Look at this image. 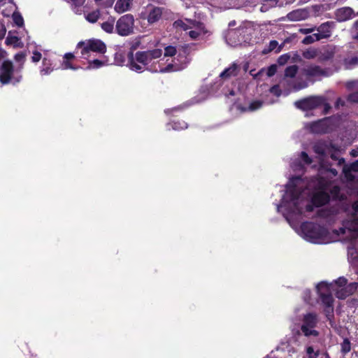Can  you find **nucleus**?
<instances>
[{
    "label": "nucleus",
    "instance_id": "a19ab883",
    "mask_svg": "<svg viewBox=\"0 0 358 358\" xmlns=\"http://www.w3.org/2000/svg\"><path fill=\"white\" fill-rule=\"evenodd\" d=\"M307 87H308V83L305 81L295 83L293 85V88L295 91H299V90L304 89Z\"/></svg>",
    "mask_w": 358,
    "mask_h": 358
},
{
    "label": "nucleus",
    "instance_id": "20e7f679",
    "mask_svg": "<svg viewBox=\"0 0 358 358\" xmlns=\"http://www.w3.org/2000/svg\"><path fill=\"white\" fill-rule=\"evenodd\" d=\"M352 214L339 229L338 234H345V238L354 239L358 236V201L352 206Z\"/></svg>",
    "mask_w": 358,
    "mask_h": 358
},
{
    "label": "nucleus",
    "instance_id": "c9c22d12",
    "mask_svg": "<svg viewBox=\"0 0 358 358\" xmlns=\"http://www.w3.org/2000/svg\"><path fill=\"white\" fill-rule=\"evenodd\" d=\"M177 52L176 48L174 46H167L164 48V57H173Z\"/></svg>",
    "mask_w": 358,
    "mask_h": 358
},
{
    "label": "nucleus",
    "instance_id": "9b49d317",
    "mask_svg": "<svg viewBox=\"0 0 358 358\" xmlns=\"http://www.w3.org/2000/svg\"><path fill=\"white\" fill-rule=\"evenodd\" d=\"M303 75L308 78L327 77L328 71L326 69L315 64H310L302 69Z\"/></svg>",
    "mask_w": 358,
    "mask_h": 358
},
{
    "label": "nucleus",
    "instance_id": "bb28decb",
    "mask_svg": "<svg viewBox=\"0 0 358 358\" xmlns=\"http://www.w3.org/2000/svg\"><path fill=\"white\" fill-rule=\"evenodd\" d=\"M101 16L99 10H94L85 15V19L90 23H95Z\"/></svg>",
    "mask_w": 358,
    "mask_h": 358
},
{
    "label": "nucleus",
    "instance_id": "79ce46f5",
    "mask_svg": "<svg viewBox=\"0 0 358 358\" xmlns=\"http://www.w3.org/2000/svg\"><path fill=\"white\" fill-rule=\"evenodd\" d=\"M278 46V43L276 41H271L267 50H264V53L274 50Z\"/></svg>",
    "mask_w": 358,
    "mask_h": 358
},
{
    "label": "nucleus",
    "instance_id": "603ef678",
    "mask_svg": "<svg viewBox=\"0 0 358 358\" xmlns=\"http://www.w3.org/2000/svg\"><path fill=\"white\" fill-rule=\"evenodd\" d=\"M62 66H63L64 69H73V70L77 69V68L73 67L71 65V64L69 61H66V60L64 61Z\"/></svg>",
    "mask_w": 358,
    "mask_h": 358
},
{
    "label": "nucleus",
    "instance_id": "72a5a7b5",
    "mask_svg": "<svg viewBox=\"0 0 358 358\" xmlns=\"http://www.w3.org/2000/svg\"><path fill=\"white\" fill-rule=\"evenodd\" d=\"M13 22L17 27H22L24 24V20L22 15L19 12H14L12 15Z\"/></svg>",
    "mask_w": 358,
    "mask_h": 358
},
{
    "label": "nucleus",
    "instance_id": "680f3d73",
    "mask_svg": "<svg viewBox=\"0 0 358 358\" xmlns=\"http://www.w3.org/2000/svg\"><path fill=\"white\" fill-rule=\"evenodd\" d=\"M73 58H74V55H73V54L70 53V52H69V53H66V54H65V55H64V59H66V61H68V60H69V59H73Z\"/></svg>",
    "mask_w": 358,
    "mask_h": 358
},
{
    "label": "nucleus",
    "instance_id": "6ab92c4d",
    "mask_svg": "<svg viewBox=\"0 0 358 358\" xmlns=\"http://www.w3.org/2000/svg\"><path fill=\"white\" fill-rule=\"evenodd\" d=\"M240 71V67L236 63H233L229 68L223 71L220 77L222 79H229L231 77L236 76Z\"/></svg>",
    "mask_w": 358,
    "mask_h": 358
},
{
    "label": "nucleus",
    "instance_id": "423d86ee",
    "mask_svg": "<svg viewBox=\"0 0 358 358\" xmlns=\"http://www.w3.org/2000/svg\"><path fill=\"white\" fill-rule=\"evenodd\" d=\"M134 18L131 14L122 15L116 22L117 33L122 36H127L134 33Z\"/></svg>",
    "mask_w": 358,
    "mask_h": 358
},
{
    "label": "nucleus",
    "instance_id": "c756f323",
    "mask_svg": "<svg viewBox=\"0 0 358 358\" xmlns=\"http://www.w3.org/2000/svg\"><path fill=\"white\" fill-rule=\"evenodd\" d=\"M298 66L296 65H292L287 67L285 71V76L286 77L294 78L298 71Z\"/></svg>",
    "mask_w": 358,
    "mask_h": 358
},
{
    "label": "nucleus",
    "instance_id": "5fc2aeb1",
    "mask_svg": "<svg viewBox=\"0 0 358 358\" xmlns=\"http://www.w3.org/2000/svg\"><path fill=\"white\" fill-rule=\"evenodd\" d=\"M17 41H18V38L17 36H13V37H8L6 38V42L7 44H11V43H16Z\"/></svg>",
    "mask_w": 358,
    "mask_h": 358
},
{
    "label": "nucleus",
    "instance_id": "e433bc0d",
    "mask_svg": "<svg viewBox=\"0 0 358 358\" xmlns=\"http://www.w3.org/2000/svg\"><path fill=\"white\" fill-rule=\"evenodd\" d=\"M263 105V102L259 100L254 101L249 105L248 109L250 111L256 110L260 108Z\"/></svg>",
    "mask_w": 358,
    "mask_h": 358
},
{
    "label": "nucleus",
    "instance_id": "c85d7f7f",
    "mask_svg": "<svg viewBox=\"0 0 358 358\" xmlns=\"http://www.w3.org/2000/svg\"><path fill=\"white\" fill-rule=\"evenodd\" d=\"M310 130L314 133H323L324 132V128L323 127V122L318 121L313 122L310 126Z\"/></svg>",
    "mask_w": 358,
    "mask_h": 358
},
{
    "label": "nucleus",
    "instance_id": "dca6fc26",
    "mask_svg": "<svg viewBox=\"0 0 358 358\" xmlns=\"http://www.w3.org/2000/svg\"><path fill=\"white\" fill-rule=\"evenodd\" d=\"M354 15L353 10L350 7H343L339 8L336 12V20L339 22H344L352 18Z\"/></svg>",
    "mask_w": 358,
    "mask_h": 358
},
{
    "label": "nucleus",
    "instance_id": "4d7b16f0",
    "mask_svg": "<svg viewBox=\"0 0 358 358\" xmlns=\"http://www.w3.org/2000/svg\"><path fill=\"white\" fill-rule=\"evenodd\" d=\"M324 105V113L327 114L329 113L330 108H331V106L326 103V99L324 98V103L322 104Z\"/></svg>",
    "mask_w": 358,
    "mask_h": 358
},
{
    "label": "nucleus",
    "instance_id": "4be33fe9",
    "mask_svg": "<svg viewBox=\"0 0 358 358\" xmlns=\"http://www.w3.org/2000/svg\"><path fill=\"white\" fill-rule=\"evenodd\" d=\"M187 20V22H184L182 20H178L173 22V27L176 29H181L185 31L188 29H192L194 27V24H196V21L193 20Z\"/></svg>",
    "mask_w": 358,
    "mask_h": 358
},
{
    "label": "nucleus",
    "instance_id": "864d4df0",
    "mask_svg": "<svg viewBox=\"0 0 358 358\" xmlns=\"http://www.w3.org/2000/svg\"><path fill=\"white\" fill-rule=\"evenodd\" d=\"M336 282L339 287H343L347 284V280L343 277H341L336 281Z\"/></svg>",
    "mask_w": 358,
    "mask_h": 358
},
{
    "label": "nucleus",
    "instance_id": "393cba45",
    "mask_svg": "<svg viewBox=\"0 0 358 358\" xmlns=\"http://www.w3.org/2000/svg\"><path fill=\"white\" fill-rule=\"evenodd\" d=\"M320 166L322 169L327 173H331L333 176H336L338 174L336 169L331 167V164L329 162L328 159H321Z\"/></svg>",
    "mask_w": 358,
    "mask_h": 358
},
{
    "label": "nucleus",
    "instance_id": "58836bf2",
    "mask_svg": "<svg viewBox=\"0 0 358 358\" xmlns=\"http://www.w3.org/2000/svg\"><path fill=\"white\" fill-rule=\"evenodd\" d=\"M173 67L174 66H173V65L172 64H169L166 67L161 68L160 69H158L157 72H159V73H164L171 72V71H173L178 70V69H174Z\"/></svg>",
    "mask_w": 358,
    "mask_h": 358
},
{
    "label": "nucleus",
    "instance_id": "6e6d98bb",
    "mask_svg": "<svg viewBox=\"0 0 358 358\" xmlns=\"http://www.w3.org/2000/svg\"><path fill=\"white\" fill-rule=\"evenodd\" d=\"M52 70L50 67L43 68L41 70V73L42 75H48L49 74Z\"/></svg>",
    "mask_w": 358,
    "mask_h": 358
},
{
    "label": "nucleus",
    "instance_id": "a878e982",
    "mask_svg": "<svg viewBox=\"0 0 358 358\" xmlns=\"http://www.w3.org/2000/svg\"><path fill=\"white\" fill-rule=\"evenodd\" d=\"M115 18L113 17H108V20L101 23V27L103 31L107 33L111 34L114 30Z\"/></svg>",
    "mask_w": 358,
    "mask_h": 358
},
{
    "label": "nucleus",
    "instance_id": "ddd939ff",
    "mask_svg": "<svg viewBox=\"0 0 358 358\" xmlns=\"http://www.w3.org/2000/svg\"><path fill=\"white\" fill-rule=\"evenodd\" d=\"M13 73V63L9 60L4 61L1 67L0 82L3 85L8 84L11 80Z\"/></svg>",
    "mask_w": 358,
    "mask_h": 358
},
{
    "label": "nucleus",
    "instance_id": "ea45409f",
    "mask_svg": "<svg viewBox=\"0 0 358 358\" xmlns=\"http://www.w3.org/2000/svg\"><path fill=\"white\" fill-rule=\"evenodd\" d=\"M290 58V56L288 54H285L279 57L278 59V63L280 65H284L285 64L289 59Z\"/></svg>",
    "mask_w": 358,
    "mask_h": 358
},
{
    "label": "nucleus",
    "instance_id": "8fccbe9b",
    "mask_svg": "<svg viewBox=\"0 0 358 358\" xmlns=\"http://www.w3.org/2000/svg\"><path fill=\"white\" fill-rule=\"evenodd\" d=\"M276 66L275 65H271L267 71V76L269 77L273 76L276 73Z\"/></svg>",
    "mask_w": 358,
    "mask_h": 358
},
{
    "label": "nucleus",
    "instance_id": "de8ad7c7",
    "mask_svg": "<svg viewBox=\"0 0 358 358\" xmlns=\"http://www.w3.org/2000/svg\"><path fill=\"white\" fill-rule=\"evenodd\" d=\"M316 29V27H313L311 28H301L299 31L303 34H308L313 32Z\"/></svg>",
    "mask_w": 358,
    "mask_h": 358
},
{
    "label": "nucleus",
    "instance_id": "412c9836",
    "mask_svg": "<svg viewBox=\"0 0 358 358\" xmlns=\"http://www.w3.org/2000/svg\"><path fill=\"white\" fill-rule=\"evenodd\" d=\"M193 30H190L187 34L193 39H197L199 36L205 34L204 27L202 23L196 22V24H194Z\"/></svg>",
    "mask_w": 358,
    "mask_h": 358
},
{
    "label": "nucleus",
    "instance_id": "f257e3e1",
    "mask_svg": "<svg viewBox=\"0 0 358 358\" xmlns=\"http://www.w3.org/2000/svg\"><path fill=\"white\" fill-rule=\"evenodd\" d=\"M162 50L156 48L144 51H138L134 55L132 52L129 53L127 66L134 71L142 73L148 71L157 73L158 69L155 62V59L162 55Z\"/></svg>",
    "mask_w": 358,
    "mask_h": 358
},
{
    "label": "nucleus",
    "instance_id": "774afa93",
    "mask_svg": "<svg viewBox=\"0 0 358 358\" xmlns=\"http://www.w3.org/2000/svg\"><path fill=\"white\" fill-rule=\"evenodd\" d=\"M306 210L307 211L310 212V211L313 210V206L311 205H310V204L306 205Z\"/></svg>",
    "mask_w": 358,
    "mask_h": 358
},
{
    "label": "nucleus",
    "instance_id": "69168bd1",
    "mask_svg": "<svg viewBox=\"0 0 358 358\" xmlns=\"http://www.w3.org/2000/svg\"><path fill=\"white\" fill-rule=\"evenodd\" d=\"M6 55V52L3 50L2 49H0V60L5 57Z\"/></svg>",
    "mask_w": 358,
    "mask_h": 358
},
{
    "label": "nucleus",
    "instance_id": "0eeeda50",
    "mask_svg": "<svg viewBox=\"0 0 358 358\" xmlns=\"http://www.w3.org/2000/svg\"><path fill=\"white\" fill-rule=\"evenodd\" d=\"M324 103V97L322 96H310L308 97L296 101L294 106L301 110H310L315 109Z\"/></svg>",
    "mask_w": 358,
    "mask_h": 358
},
{
    "label": "nucleus",
    "instance_id": "6e6552de",
    "mask_svg": "<svg viewBox=\"0 0 358 358\" xmlns=\"http://www.w3.org/2000/svg\"><path fill=\"white\" fill-rule=\"evenodd\" d=\"M78 48H83L81 54L85 55L90 51L96 52L99 53H105L106 51V46L101 41L98 39H92L88 41L87 43L79 42Z\"/></svg>",
    "mask_w": 358,
    "mask_h": 358
},
{
    "label": "nucleus",
    "instance_id": "f3484780",
    "mask_svg": "<svg viewBox=\"0 0 358 358\" xmlns=\"http://www.w3.org/2000/svg\"><path fill=\"white\" fill-rule=\"evenodd\" d=\"M358 283L352 282L349 284L344 288H341V289L336 292V296L338 299H345L347 296L352 294L357 289Z\"/></svg>",
    "mask_w": 358,
    "mask_h": 358
},
{
    "label": "nucleus",
    "instance_id": "39448f33",
    "mask_svg": "<svg viewBox=\"0 0 358 358\" xmlns=\"http://www.w3.org/2000/svg\"><path fill=\"white\" fill-rule=\"evenodd\" d=\"M318 322L317 315L315 313H307L303 316L301 330L306 336L316 337L319 332L315 329Z\"/></svg>",
    "mask_w": 358,
    "mask_h": 358
},
{
    "label": "nucleus",
    "instance_id": "4c0bfd02",
    "mask_svg": "<svg viewBox=\"0 0 358 358\" xmlns=\"http://www.w3.org/2000/svg\"><path fill=\"white\" fill-rule=\"evenodd\" d=\"M330 158L333 160V161H335L337 162V164L340 166L344 165L345 164V159L343 158H339V157L338 156V153L337 152H334V153H331V155H330Z\"/></svg>",
    "mask_w": 358,
    "mask_h": 358
},
{
    "label": "nucleus",
    "instance_id": "0e129e2a",
    "mask_svg": "<svg viewBox=\"0 0 358 358\" xmlns=\"http://www.w3.org/2000/svg\"><path fill=\"white\" fill-rule=\"evenodd\" d=\"M288 41H289V40H288V39L285 40L284 43H283L282 45H280V46H278V49H277V50H276L275 52H280V50H282V48L283 45H284L285 43L288 42Z\"/></svg>",
    "mask_w": 358,
    "mask_h": 358
},
{
    "label": "nucleus",
    "instance_id": "37998d69",
    "mask_svg": "<svg viewBox=\"0 0 358 358\" xmlns=\"http://www.w3.org/2000/svg\"><path fill=\"white\" fill-rule=\"evenodd\" d=\"M352 30L354 32L352 38L358 41V20L354 22L352 26Z\"/></svg>",
    "mask_w": 358,
    "mask_h": 358
},
{
    "label": "nucleus",
    "instance_id": "9d476101",
    "mask_svg": "<svg viewBox=\"0 0 358 358\" xmlns=\"http://www.w3.org/2000/svg\"><path fill=\"white\" fill-rule=\"evenodd\" d=\"M301 229L306 237L311 241H315L316 239L320 238L325 233L324 228L313 222L303 223Z\"/></svg>",
    "mask_w": 358,
    "mask_h": 358
},
{
    "label": "nucleus",
    "instance_id": "c03bdc74",
    "mask_svg": "<svg viewBox=\"0 0 358 358\" xmlns=\"http://www.w3.org/2000/svg\"><path fill=\"white\" fill-rule=\"evenodd\" d=\"M270 92L276 96H279L281 94V90L280 89V87L276 85L271 87Z\"/></svg>",
    "mask_w": 358,
    "mask_h": 358
},
{
    "label": "nucleus",
    "instance_id": "f03ea898",
    "mask_svg": "<svg viewBox=\"0 0 358 358\" xmlns=\"http://www.w3.org/2000/svg\"><path fill=\"white\" fill-rule=\"evenodd\" d=\"M317 185L318 191L312 198V202L316 206L326 204L331 196L335 199H343V196L340 194L341 189L338 186H331L327 182H324L322 178L318 180Z\"/></svg>",
    "mask_w": 358,
    "mask_h": 358
},
{
    "label": "nucleus",
    "instance_id": "aec40b11",
    "mask_svg": "<svg viewBox=\"0 0 358 358\" xmlns=\"http://www.w3.org/2000/svg\"><path fill=\"white\" fill-rule=\"evenodd\" d=\"M352 171L358 172V159L350 164H344L343 166V172L345 174V178L350 180L354 179V176L351 173Z\"/></svg>",
    "mask_w": 358,
    "mask_h": 358
},
{
    "label": "nucleus",
    "instance_id": "1a4fd4ad",
    "mask_svg": "<svg viewBox=\"0 0 358 358\" xmlns=\"http://www.w3.org/2000/svg\"><path fill=\"white\" fill-rule=\"evenodd\" d=\"M169 11L163 7L149 6L147 8V20L149 24H153L161 19L169 17Z\"/></svg>",
    "mask_w": 358,
    "mask_h": 358
},
{
    "label": "nucleus",
    "instance_id": "e2e57ef3",
    "mask_svg": "<svg viewBox=\"0 0 358 358\" xmlns=\"http://www.w3.org/2000/svg\"><path fill=\"white\" fill-rule=\"evenodd\" d=\"M76 5H81L84 3L85 0H71Z\"/></svg>",
    "mask_w": 358,
    "mask_h": 358
},
{
    "label": "nucleus",
    "instance_id": "cd10ccee",
    "mask_svg": "<svg viewBox=\"0 0 358 358\" xmlns=\"http://www.w3.org/2000/svg\"><path fill=\"white\" fill-rule=\"evenodd\" d=\"M303 57L307 59H312L315 57L318 58V50L315 48H308L303 51Z\"/></svg>",
    "mask_w": 358,
    "mask_h": 358
},
{
    "label": "nucleus",
    "instance_id": "bf43d9fd",
    "mask_svg": "<svg viewBox=\"0 0 358 358\" xmlns=\"http://www.w3.org/2000/svg\"><path fill=\"white\" fill-rule=\"evenodd\" d=\"M344 104H345V101L343 99H341V98H338L336 102L335 106L336 108H338L340 106H344Z\"/></svg>",
    "mask_w": 358,
    "mask_h": 358
},
{
    "label": "nucleus",
    "instance_id": "338daca9",
    "mask_svg": "<svg viewBox=\"0 0 358 358\" xmlns=\"http://www.w3.org/2000/svg\"><path fill=\"white\" fill-rule=\"evenodd\" d=\"M351 155L353 157L358 156V149L357 150H352V152H351Z\"/></svg>",
    "mask_w": 358,
    "mask_h": 358
},
{
    "label": "nucleus",
    "instance_id": "13d9d810",
    "mask_svg": "<svg viewBox=\"0 0 358 358\" xmlns=\"http://www.w3.org/2000/svg\"><path fill=\"white\" fill-rule=\"evenodd\" d=\"M140 44H141V41L139 40L136 41L135 42L133 43L132 45H131V50H134L137 49L139 47Z\"/></svg>",
    "mask_w": 358,
    "mask_h": 358
},
{
    "label": "nucleus",
    "instance_id": "052dcab7",
    "mask_svg": "<svg viewBox=\"0 0 358 358\" xmlns=\"http://www.w3.org/2000/svg\"><path fill=\"white\" fill-rule=\"evenodd\" d=\"M96 3H99L102 0H94ZM114 0H106V6H111L113 3Z\"/></svg>",
    "mask_w": 358,
    "mask_h": 358
},
{
    "label": "nucleus",
    "instance_id": "f704fd0d",
    "mask_svg": "<svg viewBox=\"0 0 358 358\" xmlns=\"http://www.w3.org/2000/svg\"><path fill=\"white\" fill-rule=\"evenodd\" d=\"M341 352L343 354H347L351 350L350 342V341L348 338H345L343 340V341L341 343Z\"/></svg>",
    "mask_w": 358,
    "mask_h": 358
},
{
    "label": "nucleus",
    "instance_id": "3c124183",
    "mask_svg": "<svg viewBox=\"0 0 358 358\" xmlns=\"http://www.w3.org/2000/svg\"><path fill=\"white\" fill-rule=\"evenodd\" d=\"M25 58V55L23 52H19L15 55V59L17 62H23Z\"/></svg>",
    "mask_w": 358,
    "mask_h": 358
},
{
    "label": "nucleus",
    "instance_id": "b1692460",
    "mask_svg": "<svg viewBox=\"0 0 358 358\" xmlns=\"http://www.w3.org/2000/svg\"><path fill=\"white\" fill-rule=\"evenodd\" d=\"M308 13L305 10H296L289 13L287 17L290 20L299 21L306 18Z\"/></svg>",
    "mask_w": 358,
    "mask_h": 358
},
{
    "label": "nucleus",
    "instance_id": "f8f14e48",
    "mask_svg": "<svg viewBox=\"0 0 358 358\" xmlns=\"http://www.w3.org/2000/svg\"><path fill=\"white\" fill-rule=\"evenodd\" d=\"M317 288L322 303L327 306V308H331L332 310L334 299L329 292L327 285L324 282H321L317 285Z\"/></svg>",
    "mask_w": 358,
    "mask_h": 358
},
{
    "label": "nucleus",
    "instance_id": "473e14b6",
    "mask_svg": "<svg viewBox=\"0 0 358 358\" xmlns=\"http://www.w3.org/2000/svg\"><path fill=\"white\" fill-rule=\"evenodd\" d=\"M306 356L303 358H317L319 351H315L312 346H308L306 349Z\"/></svg>",
    "mask_w": 358,
    "mask_h": 358
},
{
    "label": "nucleus",
    "instance_id": "49530a36",
    "mask_svg": "<svg viewBox=\"0 0 358 358\" xmlns=\"http://www.w3.org/2000/svg\"><path fill=\"white\" fill-rule=\"evenodd\" d=\"M301 158L306 164H310L312 162L311 159L308 157V154L305 152L301 153Z\"/></svg>",
    "mask_w": 358,
    "mask_h": 358
},
{
    "label": "nucleus",
    "instance_id": "7ed1b4c3",
    "mask_svg": "<svg viewBox=\"0 0 358 358\" xmlns=\"http://www.w3.org/2000/svg\"><path fill=\"white\" fill-rule=\"evenodd\" d=\"M301 187L298 185L287 186V191L282 199V206H287L294 213L301 214L302 207L300 203L302 201L303 193L300 192Z\"/></svg>",
    "mask_w": 358,
    "mask_h": 358
},
{
    "label": "nucleus",
    "instance_id": "a211bd4d",
    "mask_svg": "<svg viewBox=\"0 0 358 358\" xmlns=\"http://www.w3.org/2000/svg\"><path fill=\"white\" fill-rule=\"evenodd\" d=\"M313 150L315 153L318 154L320 157V162L321 159H326L325 157L329 154V148L327 143L324 142H317L313 146Z\"/></svg>",
    "mask_w": 358,
    "mask_h": 358
},
{
    "label": "nucleus",
    "instance_id": "7c9ffc66",
    "mask_svg": "<svg viewBox=\"0 0 358 358\" xmlns=\"http://www.w3.org/2000/svg\"><path fill=\"white\" fill-rule=\"evenodd\" d=\"M106 61L94 59L89 61V66L87 67V69H99L106 64Z\"/></svg>",
    "mask_w": 358,
    "mask_h": 358
},
{
    "label": "nucleus",
    "instance_id": "a18cd8bd",
    "mask_svg": "<svg viewBox=\"0 0 358 358\" xmlns=\"http://www.w3.org/2000/svg\"><path fill=\"white\" fill-rule=\"evenodd\" d=\"M348 100L351 102L358 103V90L348 96Z\"/></svg>",
    "mask_w": 358,
    "mask_h": 358
},
{
    "label": "nucleus",
    "instance_id": "09e8293b",
    "mask_svg": "<svg viewBox=\"0 0 358 358\" xmlns=\"http://www.w3.org/2000/svg\"><path fill=\"white\" fill-rule=\"evenodd\" d=\"M41 59V54L39 52H34L31 60L33 62H38Z\"/></svg>",
    "mask_w": 358,
    "mask_h": 358
},
{
    "label": "nucleus",
    "instance_id": "4468645a",
    "mask_svg": "<svg viewBox=\"0 0 358 358\" xmlns=\"http://www.w3.org/2000/svg\"><path fill=\"white\" fill-rule=\"evenodd\" d=\"M336 52V47L335 45H327L324 47L322 50H318V61L320 62H325L332 59Z\"/></svg>",
    "mask_w": 358,
    "mask_h": 358
},
{
    "label": "nucleus",
    "instance_id": "2f4dec72",
    "mask_svg": "<svg viewBox=\"0 0 358 358\" xmlns=\"http://www.w3.org/2000/svg\"><path fill=\"white\" fill-rule=\"evenodd\" d=\"M320 41V37H318V36L315 33V34H313L312 35L306 36L303 39L302 43H303L304 45H309V44L313 43L315 41Z\"/></svg>",
    "mask_w": 358,
    "mask_h": 358
},
{
    "label": "nucleus",
    "instance_id": "2eb2a0df",
    "mask_svg": "<svg viewBox=\"0 0 358 358\" xmlns=\"http://www.w3.org/2000/svg\"><path fill=\"white\" fill-rule=\"evenodd\" d=\"M334 27L333 22H326L316 27L317 31V35L320 37V40L328 38L331 36V31Z\"/></svg>",
    "mask_w": 358,
    "mask_h": 358
},
{
    "label": "nucleus",
    "instance_id": "5701e85b",
    "mask_svg": "<svg viewBox=\"0 0 358 358\" xmlns=\"http://www.w3.org/2000/svg\"><path fill=\"white\" fill-rule=\"evenodd\" d=\"M132 0H117L115 10L118 13H122L129 10Z\"/></svg>",
    "mask_w": 358,
    "mask_h": 358
}]
</instances>
